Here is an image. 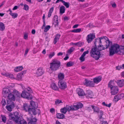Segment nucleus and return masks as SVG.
Returning a JSON list of instances; mask_svg holds the SVG:
<instances>
[{
	"label": "nucleus",
	"instance_id": "ea45409f",
	"mask_svg": "<svg viewBox=\"0 0 124 124\" xmlns=\"http://www.w3.org/2000/svg\"><path fill=\"white\" fill-rule=\"evenodd\" d=\"M10 15L12 16V18H15L17 17L18 15V14L16 13H12Z\"/></svg>",
	"mask_w": 124,
	"mask_h": 124
},
{
	"label": "nucleus",
	"instance_id": "f257e3e1",
	"mask_svg": "<svg viewBox=\"0 0 124 124\" xmlns=\"http://www.w3.org/2000/svg\"><path fill=\"white\" fill-rule=\"evenodd\" d=\"M102 39V37H100L95 39L94 43V46L92 47L90 53L91 56L95 60H98L100 57L101 55L100 51L105 49L104 46L101 45V39Z\"/></svg>",
	"mask_w": 124,
	"mask_h": 124
},
{
	"label": "nucleus",
	"instance_id": "1a4fd4ad",
	"mask_svg": "<svg viewBox=\"0 0 124 124\" xmlns=\"http://www.w3.org/2000/svg\"><path fill=\"white\" fill-rule=\"evenodd\" d=\"M7 103L8 105L6 106V107L7 110L10 111H12V108L15 107L14 103L12 101H7Z\"/></svg>",
	"mask_w": 124,
	"mask_h": 124
},
{
	"label": "nucleus",
	"instance_id": "8fccbe9b",
	"mask_svg": "<svg viewBox=\"0 0 124 124\" xmlns=\"http://www.w3.org/2000/svg\"><path fill=\"white\" fill-rule=\"evenodd\" d=\"M29 9V7L26 4H24V8L23 9L26 10L27 11Z\"/></svg>",
	"mask_w": 124,
	"mask_h": 124
},
{
	"label": "nucleus",
	"instance_id": "20e7f679",
	"mask_svg": "<svg viewBox=\"0 0 124 124\" xmlns=\"http://www.w3.org/2000/svg\"><path fill=\"white\" fill-rule=\"evenodd\" d=\"M119 48L120 46L118 44H115L112 45L109 48V56H112L115 54L118 53Z\"/></svg>",
	"mask_w": 124,
	"mask_h": 124
},
{
	"label": "nucleus",
	"instance_id": "052dcab7",
	"mask_svg": "<svg viewBox=\"0 0 124 124\" xmlns=\"http://www.w3.org/2000/svg\"><path fill=\"white\" fill-rule=\"evenodd\" d=\"M54 9V8L53 7L51 8L49 11L48 13H50V14H52L53 11Z\"/></svg>",
	"mask_w": 124,
	"mask_h": 124
},
{
	"label": "nucleus",
	"instance_id": "58836bf2",
	"mask_svg": "<svg viewBox=\"0 0 124 124\" xmlns=\"http://www.w3.org/2000/svg\"><path fill=\"white\" fill-rule=\"evenodd\" d=\"M1 116L2 117V121L4 123H6L7 120L6 117L5 116L2 115H1Z\"/></svg>",
	"mask_w": 124,
	"mask_h": 124
},
{
	"label": "nucleus",
	"instance_id": "774afa93",
	"mask_svg": "<svg viewBox=\"0 0 124 124\" xmlns=\"http://www.w3.org/2000/svg\"><path fill=\"white\" fill-rule=\"evenodd\" d=\"M101 124H108L107 122L106 121H103Z\"/></svg>",
	"mask_w": 124,
	"mask_h": 124
},
{
	"label": "nucleus",
	"instance_id": "4d7b16f0",
	"mask_svg": "<svg viewBox=\"0 0 124 124\" xmlns=\"http://www.w3.org/2000/svg\"><path fill=\"white\" fill-rule=\"evenodd\" d=\"M23 37L25 39H27L28 37V34L27 33H26L24 34Z\"/></svg>",
	"mask_w": 124,
	"mask_h": 124
},
{
	"label": "nucleus",
	"instance_id": "cd10ccee",
	"mask_svg": "<svg viewBox=\"0 0 124 124\" xmlns=\"http://www.w3.org/2000/svg\"><path fill=\"white\" fill-rule=\"evenodd\" d=\"M58 77L59 80H63L64 78V74L62 73H60L58 75Z\"/></svg>",
	"mask_w": 124,
	"mask_h": 124
},
{
	"label": "nucleus",
	"instance_id": "2eb2a0df",
	"mask_svg": "<svg viewBox=\"0 0 124 124\" xmlns=\"http://www.w3.org/2000/svg\"><path fill=\"white\" fill-rule=\"evenodd\" d=\"M30 104L31 106L30 107H31V108L33 109L36 111V110H35V109L38 107L37 103L33 101H31L30 102Z\"/></svg>",
	"mask_w": 124,
	"mask_h": 124
},
{
	"label": "nucleus",
	"instance_id": "423d86ee",
	"mask_svg": "<svg viewBox=\"0 0 124 124\" xmlns=\"http://www.w3.org/2000/svg\"><path fill=\"white\" fill-rule=\"evenodd\" d=\"M9 118H11L16 123H18L19 122V119L20 117L18 112H15L13 114H10L9 115Z\"/></svg>",
	"mask_w": 124,
	"mask_h": 124
},
{
	"label": "nucleus",
	"instance_id": "c756f323",
	"mask_svg": "<svg viewBox=\"0 0 124 124\" xmlns=\"http://www.w3.org/2000/svg\"><path fill=\"white\" fill-rule=\"evenodd\" d=\"M106 43V47L105 48V49L107 48L109 46V45H112V42L111 41H110L109 40L105 42Z\"/></svg>",
	"mask_w": 124,
	"mask_h": 124
},
{
	"label": "nucleus",
	"instance_id": "c9c22d12",
	"mask_svg": "<svg viewBox=\"0 0 124 124\" xmlns=\"http://www.w3.org/2000/svg\"><path fill=\"white\" fill-rule=\"evenodd\" d=\"M118 52L122 53V54H124V46H122L121 47L119 50Z\"/></svg>",
	"mask_w": 124,
	"mask_h": 124
},
{
	"label": "nucleus",
	"instance_id": "aec40b11",
	"mask_svg": "<svg viewBox=\"0 0 124 124\" xmlns=\"http://www.w3.org/2000/svg\"><path fill=\"white\" fill-rule=\"evenodd\" d=\"M85 95L87 98H92L93 96V93L90 90H88L87 91L86 94Z\"/></svg>",
	"mask_w": 124,
	"mask_h": 124
},
{
	"label": "nucleus",
	"instance_id": "69168bd1",
	"mask_svg": "<svg viewBox=\"0 0 124 124\" xmlns=\"http://www.w3.org/2000/svg\"><path fill=\"white\" fill-rule=\"evenodd\" d=\"M116 69L118 70H119L121 69H122V66H117L116 67Z\"/></svg>",
	"mask_w": 124,
	"mask_h": 124
},
{
	"label": "nucleus",
	"instance_id": "37998d69",
	"mask_svg": "<svg viewBox=\"0 0 124 124\" xmlns=\"http://www.w3.org/2000/svg\"><path fill=\"white\" fill-rule=\"evenodd\" d=\"M75 49V48L73 47H71L67 51L68 53H69L71 54L72 52Z\"/></svg>",
	"mask_w": 124,
	"mask_h": 124
},
{
	"label": "nucleus",
	"instance_id": "39448f33",
	"mask_svg": "<svg viewBox=\"0 0 124 124\" xmlns=\"http://www.w3.org/2000/svg\"><path fill=\"white\" fill-rule=\"evenodd\" d=\"M61 66L60 62L58 60L54 59L52 60V62L50 63V69L55 70L58 69Z\"/></svg>",
	"mask_w": 124,
	"mask_h": 124
},
{
	"label": "nucleus",
	"instance_id": "b1692460",
	"mask_svg": "<svg viewBox=\"0 0 124 124\" xmlns=\"http://www.w3.org/2000/svg\"><path fill=\"white\" fill-rule=\"evenodd\" d=\"M91 107L93 109L94 112H96L97 113H99V108L97 106H95L93 105H91Z\"/></svg>",
	"mask_w": 124,
	"mask_h": 124
},
{
	"label": "nucleus",
	"instance_id": "6ab92c4d",
	"mask_svg": "<svg viewBox=\"0 0 124 124\" xmlns=\"http://www.w3.org/2000/svg\"><path fill=\"white\" fill-rule=\"evenodd\" d=\"M53 19L55 21L54 23H53L54 25V26L55 27L58 26L59 24L58 16L57 15L54 16Z\"/></svg>",
	"mask_w": 124,
	"mask_h": 124
},
{
	"label": "nucleus",
	"instance_id": "4c0bfd02",
	"mask_svg": "<svg viewBox=\"0 0 124 124\" xmlns=\"http://www.w3.org/2000/svg\"><path fill=\"white\" fill-rule=\"evenodd\" d=\"M74 64V62L72 61H70L67 64V66L69 67L73 66Z\"/></svg>",
	"mask_w": 124,
	"mask_h": 124
},
{
	"label": "nucleus",
	"instance_id": "49530a36",
	"mask_svg": "<svg viewBox=\"0 0 124 124\" xmlns=\"http://www.w3.org/2000/svg\"><path fill=\"white\" fill-rule=\"evenodd\" d=\"M55 104L56 105H57V104H59L60 103H62V101L59 99H57L55 101Z\"/></svg>",
	"mask_w": 124,
	"mask_h": 124
},
{
	"label": "nucleus",
	"instance_id": "f704fd0d",
	"mask_svg": "<svg viewBox=\"0 0 124 124\" xmlns=\"http://www.w3.org/2000/svg\"><path fill=\"white\" fill-rule=\"evenodd\" d=\"M65 107L67 109V111L68 112H69L71 110H73L72 109V106H70L69 105H67Z\"/></svg>",
	"mask_w": 124,
	"mask_h": 124
},
{
	"label": "nucleus",
	"instance_id": "338daca9",
	"mask_svg": "<svg viewBox=\"0 0 124 124\" xmlns=\"http://www.w3.org/2000/svg\"><path fill=\"white\" fill-rule=\"evenodd\" d=\"M18 8V7L17 6H15L13 8V10H15L17 9Z\"/></svg>",
	"mask_w": 124,
	"mask_h": 124
},
{
	"label": "nucleus",
	"instance_id": "c03bdc74",
	"mask_svg": "<svg viewBox=\"0 0 124 124\" xmlns=\"http://www.w3.org/2000/svg\"><path fill=\"white\" fill-rule=\"evenodd\" d=\"M77 104L78 109L79 108H82L83 106V104L81 103H78Z\"/></svg>",
	"mask_w": 124,
	"mask_h": 124
},
{
	"label": "nucleus",
	"instance_id": "ddd939ff",
	"mask_svg": "<svg viewBox=\"0 0 124 124\" xmlns=\"http://www.w3.org/2000/svg\"><path fill=\"white\" fill-rule=\"evenodd\" d=\"M26 70H24L19 73L17 75L16 79L19 81L21 80L22 77L23 76V75L26 73Z\"/></svg>",
	"mask_w": 124,
	"mask_h": 124
},
{
	"label": "nucleus",
	"instance_id": "7c9ffc66",
	"mask_svg": "<svg viewBox=\"0 0 124 124\" xmlns=\"http://www.w3.org/2000/svg\"><path fill=\"white\" fill-rule=\"evenodd\" d=\"M116 97L118 98L117 100H119L122 98H124V94L121 93L120 94H119L116 96Z\"/></svg>",
	"mask_w": 124,
	"mask_h": 124
},
{
	"label": "nucleus",
	"instance_id": "0e129e2a",
	"mask_svg": "<svg viewBox=\"0 0 124 124\" xmlns=\"http://www.w3.org/2000/svg\"><path fill=\"white\" fill-rule=\"evenodd\" d=\"M69 58V57L68 56V54H66L65 57V58H64V60H67Z\"/></svg>",
	"mask_w": 124,
	"mask_h": 124
},
{
	"label": "nucleus",
	"instance_id": "de8ad7c7",
	"mask_svg": "<svg viewBox=\"0 0 124 124\" xmlns=\"http://www.w3.org/2000/svg\"><path fill=\"white\" fill-rule=\"evenodd\" d=\"M102 37L103 38V39H101V40L102 41H105V42L109 40L108 39V38L106 37Z\"/></svg>",
	"mask_w": 124,
	"mask_h": 124
},
{
	"label": "nucleus",
	"instance_id": "412c9836",
	"mask_svg": "<svg viewBox=\"0 0 124 124\" xmlns=\"http://www.w3.org/2000/svg\"><path fill=\"white\" fill-rule=\"evenodd\" d=\"M3 94L4 95H6L5 96H7L10 93V90L8 88H4L3 90Z\"/></svg>",
	"mask_w": 124,
	"mask_h": 124
},
{
	"label": "nucleus",
	"instance_id": "3c124183",
	"mask_svg": "<svg viewBox=\"0 0 124 124\" xmlns=\"http://www.w3.org/2000/svg\"><path fill=\"white\" fill-rule=\"evenodd\" d=\"M72 109H73V110H78V108L77 104H76V105H74L72 106Z\"/></svg>",
	"mask_w": 124,
	"mask_h": 124
},
{
	"label": "nucleus",
	"instance_id": "9d476101",
	"mask_svg": "<svg viewBox=\"0 0 124 124\" xmlns=\"http://www.w3.org/2000/svg\"><path fill=\"white\" fill-rule=\"evenodd\" d=\"M84 84L86 86H89L90 87H93L94 85L93 81H89L86 79L85 80V81L84 82Z\"/></svg>",
	"mask_w": 124,
	"mask_h": 124
},
{
	"label": "nucleus",
	"instance_id": "4be33fe9",
	"mask_svg": "<svg viewBox=\"0 0 124 124\" xmlns=\"http://www.w3.org/2000/svg\"><path fill=\"white\" fill-rule=\"evenodd\" d=\"M61 35L59 34H57L55 36L54 38V43L55 44L59 40Z\"/></svg>",
	"mask_w": 124,
	"mask_h": 124
},
{
	"label": "nucleus",
	"instance_id": "a878e982",
	"mask_svg": "<svg viewBox=\"0 0 124 124\" xmlns=\"http://www.w3.org/2000/svg\"><path fill=\"white\" fill-rule=\"evenodd\" d=\"M44 72V70H36L35 73L38 76H40L43 74Z\"/></svg>",
	"mask_w": 124,
	"mask_h": 124
},
{
	"label": "nucleus",
	"instance_id": "a211bd4d",
	"mask_svg": "<svg viewBox=\"0 0 124 124\" xmlns=\"http://www.w3.org/2000/svg\"><path fill=\"white\" fill-rule=\"evenodd\" d=\"M8 95V100L7 101H15V98L14 95L10 93Z\"/></svg>",
	"mask_w": 124,
	"mask_h": 124
},
{
	"label": "nucleus",
	"instance_id": "bb28decb",
	"mask_svg": "<svg viewBox=\"0 0 124 124\" xmlns=\"http://www.w3.org/2000/svg\"><path fill=\"white\" fill-rule=\"evenodd\" d=\"M51 87L54 90H57L58 89L57 86L54 83H53L51 84Z\"/></svg>",
	"mask_w": 124,
	"mask_h": 124
},
{
	"label": "nucleus",
	"instance_id": "0eeeda50",
	"mask_svg": "<svg viewBox=\"0 0 124 124\" xmlns=\"http://www.w3.org/2000/svg\"><path fill=\"white\" fill-rule=\"evenodd\" d=\"M21 96L23 98L27 99H32V95H30L26 90H24L23 91L21 94Z\"/></svg>",
	"mask_w": 124,
	"mask_h": 124
},
{
	"label": "nucleus",
	"instance_id": "a19ab883",
	"mask_svg": "<svg viewBox=\"0 0 124 124\" xmlns=\"http://www.w3.org/2000/svg\"><path fill=\"white\" fill-rule=\"evenodd\" d=\"M60 110L61 112L65 114L67 112V109L65 107H64L63 108H62Z\"/></svg>",
	"mask_w": 124,
	"mask_h": 124
},
{
	"label": "nucleus",
	"instance_id": "f3484780",
	"mask_svg": "<svg viewBox=\"0 0 124 124\" xmlns=\"http://www.w3.org/2000/svg\"><path fill=\"white\" fill-rule=\"evenodd\" d=\"M101 79L102 77L101 76H98L96 77L93 78V83H98L101 81Z\"/></svg>",
	"mask_w": 124,
	"mask_h": 124
},
{
	"label": "nucleus",
	"instance_id": "f8f14e48",
	"mask_svg": "<svg viewBox=\"0 0 124 124\" xmlns=\"http://www.w3.org/2000/svg\"><path fill=\"white\" fill-rule=\"evenodd\" d=\"M87 41L89 43L93 41V39L95 38V36L93 33H90L87 36Z\"/></svg>",
	"mask_w": 124,
	"mask_h": 124
},
{
	"label": "nucleus",
	"instance_id": "2f4dec72",
	"mask_svg": "<svg viewBox=\"0 0 124 124\" xmlns=\"http://www.w3.org/2000/svg\"><path fill=\"white\" fill-rule=\"evenodd\" d=\"M5 29V26L4 24L2 22H0V30L3 31Z\"/></svg>",
	"mask_w": 124,
	"mask_h": 124
},
{
	"label": "nucleus",
	"instance_id": "473e14b6",
	"mask_svg": "<svg viewBox=\"0 0 124 124\" xmlns=\"http://www.w3.org/2000/svg\"><path fill=\"white\" fill-rule=\"evenodd\" d=\"M13 93L14 94V95H15V96L17 97H19L20 95V94L19 93V92L16 90H14L13 92Z\"/></svg>",
	"mask_w": 124,
	"mask_h": 124
},
{
	"label": "nucleus",
	"instance_id": "393cba45",
	"mask_svg": "<svg viewBox=\"0 0 124 124\" xmlns=\"http://www.w3.org/2000/svg\"><path fill=\"white\" fill-rule=\"evenodd\" d=\"M56 117L59 119H63L64 118V115L62 114L58 113L56 114Z\"/></svg>",
	"mask_w": 124,
	"mask_h": 124
},
{
	"label": "nucleus",
	"instance_id": "a18cd8bd",
	"mask_svg": "<svg viewBox=\"0 0 124 124\" xmlns=\"http://www.w3.org/2000/svg\"><path fill=\"white\" fill-rule=\"evenodd\" d=\"M84 43L83 42L79 41L77 42V46L78 47H81L84 44Z\"/></svg>",
	"mask_w": 124,
	"mask_h": 124
},
{
	"label": "nucleus",
	"instance_id": "603ef678",
	"mask_svg": "<svg viewBox=\"0 0 124 124\" xmlns=\"http://www.w3.org/2000/svg\"><path fill=\"white\" fill-rule=\"evenodd\" d=\"M99 113H100L99 118L101 119L103 115V112L102 110H99Z\"/></svg>",
	"mask_w": 124,
	"mask_h": 124
},
{
	"label": "nucleus",
	"instance_id": "6e6552de",
	"mask_svg": "<svg viewBox=\"0 0 124 124\" xmlns=\"http://www.w3.org/2000/svg\"><path fill=\"white\" fill-rule=\"evenodd\" d=\"M58 84L59 88L61 89H64L67 88L66 83L63 80H59Z\"/></svg>",
	"mask_w": 124,
	"mask_h": 124
},
{
	"label": "nucleus",
	"instance_id": "79ce46f5",
	"mask_svg": "<svg viewBox=\"0 0 124 124\" xmlns=\"http://www.w3.org/2000/svg\"><path fill=\"white\" fill-rule=\"evenodd\" d=\"M51 27L49 25H47L44 28V31L45 32H47L50 28Z\"/></svg>",
	"mask_w": 124,
	"mask_h": 124
},
{
	"label": "nucleus",
	"instance_id": "f03ea898",
	"mask_svg": "<svg viewBox=\"0 0 124 124\" xmlns=\"http://www.w3.org/2000/svg\"><path fill=\"white\" fill-rule=\"evenodd\" d=\"M108 87L110 88L111 91V94L114 95L117 94L118 92V88L117 86H115L114 85V80L112 81L111 80L108 84Z\"/></svg>",
	"mask_w": 124,
	"mask_h": 124
},
{
	"label": "nucleus",
	"instance_id": "9b49d317",
	"mask_svg": "<svg viewBox=\"0 0 124 124\" xmlns=\"http://www.w3.org/2000/svg\"><path fill=\"white\" fill-rule=\"evenodd\" d=\"M87 41L89 43L93 41V39L95 38V36L93 33H90L87 36Z\"/></svg>",
	"mask_w": 124,
	"mask_h": 124
},
{
	"label": "nucleus",
	"instance_id": "bf43d9fd",
	"mask_svg": "<svg viewBox=\"0 0 124 124\" xmlns=\"http://www.w3.org/2000/svg\"><path fill=\"white\" fill-rule=\"evenodd\" d=\"M79 59L80 60L81 62L84 61L85 60V58L84 57L81 56L79 58Z\"/></svg>",
	"mask_w": 124,
	"mask_h": 124
},
{
	"label": "nucleus",
	"instance_id": "09e8293b",
	"mask_svg": "<svg viewBox=\"0 0 124 124\" xmlns=\"http://www.w3.org/2000/svg\"><path fill=\"white\" fill-rule=\"evenodd\" d=\"M19 122L18 124L20 123V124H27L26 122L24 120H21Z\"/></svg>",
	"mask_w": 124,
	"mask_h": 124
},
{
	"label": "nucleus",
	"instance_id": "7ed1b4c3",
	"mask_svg": "<svg viewBox=\"0 0 124 124\" xmlns=\"http://www.w3.org/2000/svg\"><path fill=\"white\" fill-rule=\"evenodd\" d=\"M23 109L26 112H28L29 114L34 115L37 114V113L33 109H31L29 104L27 103H25L23 106Z\"/></svg>",
	"mask_w": 124,
	"mask_h": 124
},
{
	"label": "nucleus",
	"instance_id": "72a5a7b5",
	"mask_svg": "<svg viewBox=\"0 0 124 124\" xmlns=\"http://www.w3.org/2000/svg\"><path fill=\"white\" fill-rule=\"evenodd\" d=\"M60 1L62 3H63V5L66 7L67 8H69V3L65 2L63 0H61Z\"/></svg>",
	"mask_w": 124,
	"mask_h": 124
},
{
	"label": "nucleus",
	"instance_id": "864d4df0",
	"mask_svg": "<svg viewBox=\"0 0 124 124\" xmlns=\"http://www.w3.org/2000/svg\"><path fill=\"white\" fill-rule=\"evenodd\" d=\"M16 69H18V70H22L23 69V68L22 66H21L19 67H16L14 69V70H15Z\"/></svg>",
	"mask_w": 124,
	"mask_h": 124
},
{
	"label": "nucleus",
	"instance_id": "e2e57ef3",
	"mask_svg": "<svg viewBox=\"0 0 124 124\" xmlns=\"http://www.w3.org/2000/svg\"><path fill=\"white\" fill-rule=\"evenodd\" d=\"M1 74L2 75H5L7 77H9V73H5L4 74L2 73Z\"/></svg>",
	"mask_w": 124,
	"mask_h": 124
},
{
	"label": "nucleus",
	"instance_id": "dca6fc26",
	"mask_svg": "<svg viewBox=\"0 0 124 124\" xmlns=\"http://www.w3.org/2000/svg\"><path fill=\"white\" fill-rule=\"evenodd\" d=\"M77 93L79 96H82L85 95V93L84 92L83 90L80 88H78L77 89Z\"/></svg>",
	"mask_w": 124,
	"mask_h": 124
},
{
	"label": "nucleus",
	"instance_id": "5fc2aeb1",
	"mask_svg": "<svg viewBox=\"0 0 124 124\" xmlns=\"http://www.w3.org/2000/svg\"><path fill=\"white\" fill-rule=\"evenodd\" d=\"M12 119H11V118H9V119L8 120L7 122V124H13V122L11 121Z\"/></svg>",
	"mask_w": 124,
	"mask_h": 124
},
{
	"label": "nucleus",
	"instance_id": "c85d7f7f",
	"mask_svg": "<svg viewBox=\"0 0 124 124\" xmlns=\"http://www.w3.org/2000/svg\"><path fill=\"white\" fill-rule=\"evenodd\" d=\"M65 10V8L63 6H62L60 8V13L61 14H62L64 13Z\"/></svg>",
	"mask_w": 124,
	"mask_h": 124
},
{
	"label": "nucleus",
	"instance_id": "e433bc0d",
	"mask_svg": "<svg viewBox=\"0 0 124 124\" xmlns=\"http://www.w3.org/2000/svg\"><path fill=\"white\" fill-rule=\"evenodd\" d=\"M81 31V28L78 29H74L70 31V32L77 33L80 32Z\"/></svg>",
	"mask_w": 124,
	"mask_h": 124
},
{
	"label": "nucleus",
	"instance_id": "13d9d810",
	"mask_svg": "<svg viewBox=\"0 0 124 124\" xmlns=\"http://www.w3.org/2000/svg\"><path fill=\"white\" fill-rule=\"evenodd\" d=\"M55 54L54 52H53V53H52L50 54L49 55V58H52L53 56Z\"/></svg>",
	"mask_w": 124,
	"mask_h": 124
},
{
	"label": "nucleus",
	"instance_id": "6e6d98bb",
	"mask_svg": "<svg viewBox=\"0 0 124 124\" xmlns=\"http://www.w3.org/2000/svg\"><path fill=\"white\" fill-rule=\"evenodd\" d=\"M1 102L3 103L2 104L3 106H4L6 104V101L4 99H3Z\"/></svg>",
	"mask_w": 124,
	"mask_h": 124
},
{
	"label": "nucleus",
	"instance_id": "4468645a",
	"mask_svg": "<svg viewBox=\"0 0 124 124\" xmlns=\"http://www.w3.org/2000/svg\"><path fill=\"white\" fill-rule=\"evenodd\" d=\"M114 80V82L115 81L117 83L119 87H122L124 85V80L123 79Z\"/></svg>",
	"mask_w": 124,
	"mask_h": 124
},
{
	"label": "nucleus",
	"instance_id": "680f3d73",
	"mask_svg": "<svg viewBox=\"0 0 124 124\" xmlns=\"http://www.w3.org/2000/svg\"><path fill=\"white\" fill-rule=\"evenodd\" d=\"M26 89L30 93H32V89L29 87H28L27 88L25 89Z\"/></svg>",
	"mask_w": 124,
	"mask_h": 124
},
{
	"label": "nucleus",
	"instance_id": "5701e85b",
	"mask_svg": "<svg viewBox=\"0 0 124 124\" xmlns=\"http://www.w3.org/2000/svg\"><path fill=\"white\" fill-rule=\"evenodd\" d=\"M37 120L35 118L31 119L29 120L28 124H36V122L37 121Z\"/></svg>",
	"mask_w": 124,
	"mask_h": 124
}]
</instances>
